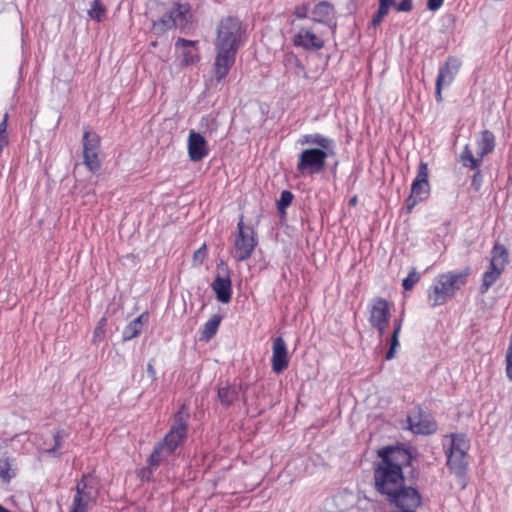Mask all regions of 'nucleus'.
Instances as JSON below:
<instances>
[{
	"label": "nucleus",
	"instance_id": "obj_1",
	"mask_svg": "<svg viewBox=\"0 0 512 512\" xmlns=\"http://www.w3.org/2000/svg\"><path fill=\"white\" fill-rule=\"evenodd\" d=\"M380 461L374 468L375 489L393 506L391 512H416L421 495L404 485L403 467L411 462L410 453L402 447L386 446L377 451Z\"/></svg>",
	"mask_w": 512,
	"mask_h": 512
},
{
	"label": "nucleus",
	"instance_id": "obj_2",
	"mask_svg": "<svg viewBox=\"0 0 512 512\" xmlns=\"http://www.w3.org/2000/svg\"><path fill=\"white\" fill-rule=\"evenodd\" d=\"M245 29L242 22L233 16L220 20L217 26L214 73L217 82L226 78L235 63L236 54L244 43Z\"/></svg>",
	"mask_w": 512,
	"mask_h": 512
},
{
	"label": "nucleus",
	"instance_id": "obj_3",
	"mask_svg": "<svg viewBox=\"0 0 512 512\" xmlns=\"http://www.w3.org/2000/svg\"><path fill=\"white\" fill-rule=\"evenodd\" d=\"M301 145H315L318 148L304 149L298 157L297 170L303 174L321 173L328 157L335 155V142L322 134H306L299 139Z\"/></svg>",
	"mask_w": 512,
	"mask_h": 512
},
{
	"label": "nucleus",
	"instance_id": "obj_4",
	"mask_svg": "<svg viewBox=\"0 0 512 512\" xmlns=\"http://www.w3.org/2000/svg\"><path fill=\"white\" fill-rule=\"evenodd\" d=\"M469 272L470 269L466 268L463 271H453L439 275L428 293L431 306L443 305L448 299L452 298L456 291L466 284Z\"/></svg>",
	"mask_w": 512,
	"mask_h": 512
},
{
	"label": "nucleus",
	"instance_id": "obj_5",
	"mask_svg": "<svg viewBox=\"0 0 512 512\" xmlns=\"http://www.w3.org/2000/svg\"><path fill=\"white\" fill-rule=\"evenodd\" d=\"M447 466L457 476L462 477L467 468L469 441L464 434H450L443 438Z\"/></svg>",
	"mask_w": 512,
	"mask_h": 512
},
{
	"label": "nucleus",
	"instance_id": "obj_6",
	"mask_svg": "<svg viewBox=\"0 0 512 512\" xmlns=\"http://www.w3.org/2000/svg\"><path fill=\"white\" fill-rule=\"evenodd\" d=\"M257 245L258 239L254 228L246 225L243 216H241L237 223V234L232 250L233 257L239 262L246 261L251 257Z\"/></svg>",
	"mask_w": 512,
	"mask_h": 512
},
{
	"label": "nucleus",
	"instance_id": "obj_7",
	"mask_svg": "<svg viewBox=\"0 0 512 512\" xmlns=\"http://www.w3.org/2000/svg\"><path fill=\"white\" fill-rule=\"evenodd\" d=\"M476 145V155L472 153L469 145L464 147L460 155L463 166L470 169H478L482 164L483 158L494 150L496 145L494 134L489 130H483L477 139Z\"/></svg>",
	"mask_w": 512,
	"mask_h": 512
},
{
	"label": "nucleus",
	"instance_id": "obj_8",
	"mask_svg": "<svg viewBox=\"0 0 512 512\" xmlns=\"http://www.w3.org/2000/svg\"><path fill=\"white\" fill-rule=\"evenodd\" d=\"M190 19V5L188 3H177L161 19L153 23V31L159 35L174 27L184 29Z\"/></svg>",
	"mask_w": 512,
	"mask_h": 512
},
{
	"label": "nucleus",
	"instance_id": "obj_9",
	"mask_svg": "<svg viewBox=\"0 0 512 512\" xmlns=\"http://www.w3.org/2000/svg\"><path fill=\"white\" fill-rule=\"evenodd\" d=\"M508 251L501 245L496 243L491 251V259L489 269L483 274L480 293H486L489 288L499 279L508 263Z\"/></svg>",
	"mask_w": 512,
	"mask_h": 512
},
{
	"label": "nucleus",
	"instance_id": "obj_10",
	"mask_svg": "<svg viewBox=\"0 0 512 512\" xmlns=\"http://www.w3.org/2000/svg\"><path fill=\"white\" fill-rule=\"evenodd\" d=\"M429 171L425 162H420L417 175L411 185V192L405 201L407 212H411L418 202L429 197L430 185L428 181Z\"/></svg>",
	"mask_w": 512,
	"mask_h": 512
},
{
	"label": "nucleus",
	"instance_id": "obj_11",
	"mask_svg": "<svg viewBox=\"0 0 512 512\" xmlns=\"http://www.w3.org/2000/svg\"><path fill=\"white\" fill-rule=\"evenodd\" d=\"M188 418V409L185 405H182L179 411L175 414L174 423L171 426L170 431L161 442L171 454L183 443L186 437Z\"/></svg>",
	"mask_w": 512,
	"mask_h": 512
},
{
	"label": "nucleus",
	"instance_id": "obj_12",
	"mask_svg": "<svg viewBox=\"0 0 512 512\" xmlns=\"http://www.w3.org/2000/svg\"><path fill=\"white\" fill-rule=\"evenodd\" d=\"M218 301L228 303L232 297V282L229 268L224 261L217 264V275L211 284Z\"/></svg>",
	"mask_w": 512,
	"mask_h": 512
},
{
	"label": "nucleus",
	"instance_id": "obj_13",
	"mask_svg": "<svg viewBox=\"0 0 512 512\" xmlns=\"http://www.w3.org/2000/svg\"><path fill=\"white\" fill-rule=\"evenodd\" d=\"M460 67H461V61L458 58L453 57V56H449L446 59L445 64L442 67H440L439 73H438V76L436 79V91H435L436 100L438 102L442 101V88L444 86H449L453 82Z\"/></svg>",
	"mask_w": 512,
	"mask_h": 512
},
{
	"label": "nucleus",
	"instance_id": "obj_14",
	"mask_svg": "<svg viewBox=\"0 0 512 512\" xmlns=\"http://www.w3.org/2000/svg\"><path fill=\"white\" fill-rule=\"evenodd\" d=\"M99 136L91 131L86 130L83 135V156L84 163L89 170H97L100 166L98 158L99 154Z\"/></svg>",
	"mask_w": 512,
	"mask_h": 512
},
{
	"label": "nucleus",
	"instance_id": "obj_15",
	"mask_svg": "<svg viewBox=\"0 0 512 512\" xmlns=\"http://www.w3.org/2000/svg\"><path fill=\"white\" fill-rule=\"evenodd\" d=\"M293 44L305 50H320L324 46V40L308 28H301L293 37Z\"/></svg>",
	"mask_w": 512,
	"mask_h": 512
},
{
	"label": "nucleus",
	"instance_id": "obj_16",
	"mask_svg": "<svg viewBox=\"0 0 512 512\" xmlns=\"http://www.w3.org/2000/svg\"><path fill=\"white\" fill-rule=\"evenodd\" d=\"M272 369L279 374L284 371L289 364L287 346L282 337H277L272 345Z\"/></svg>",
	"mask_w": 512,
	"mask_h": 512
},
{
	"label": "nucleus",
	"instance_id": "obj_17",
	"mask_svg": "<svg viewBox=\"0 0 512 512\" xmlns=\"http://www.w3.org/2000/svg\"><path fill=\"white\" fill-rule=\"evenodd\" d=\"M188 154L191 161L197 162L208 155L205 138L195 131H191L188 137Z\"/></svg>",
	"mask_w": 512,
	"mask_h": 512
},
{
	"label": "nucleus",
	"instance_id": "obj_18",
	"mask_svg": "<svg viewBox=\"0 0 512 512\" xmlns=\"http://www.w3.org/2000/svg\"><path fill=\"white\" fill-rule=\"evenodd\" d=\"M389 318V303L383 298L375 299L370 310V325H380L381 323H388Z\"/></svg>",
	"mask_w": 512,
	"mask_h": 512
},
{
	"label": "nucleus",
	"instance_id": "obj_19",
	"mask_svg": "<svg viewBox=\"0 0 512 512\" xmlns=\"http://www.w3.org/2000/svg\"><path fill=\"white\" fill-rule=\"evenodd\" d=\"M91 500L90 491H88V485L85 479L78 482L76 486V494L73 500V506L71 512H86L89 507Z\"/></svg>",
	"mask_w": 512,
	"mask_h": 512
},
{
	"label": "nucleus",
	"instance_id": "obj_20",
	"mask_svg": "<svg viewBox=\"0 0 512 512\" xmlns=\"http://www.w3.org/2000/svg\"><path fill=\"white\" fill-rule=\"evenodd\" d=\"M410 429L417 434H431L436 431V423L422 416L408 417Z\"/></svg>",
	"mask_w": 512,
	"mask_h": 512
},
{
	"label": "nucleus",
	"instance_id": "obj_21",
	"mask_svg": "<svg viewBox=\"0 0 512 512\" xmlns=\"http://www.w3.org/2000/svg\"><path fill=\"white\" fill-rule=\"evenodd\" d=\"M195 43L196 42H194V41L186 40V39H183V38H179L176 41V43H175L176 48H182L183 49V51H182V56H183L182 62L186 66L194 64V63H196L199 60L198 53L195 50L190 49L191 47H193L195 45Z\"/></svg>",
	"mask_w": 512,
	"mask_h": 512
},
{
	"label": "nucleus",
	"instance_id": "obj_22",
	"mask_svg": "<svg viewBox=\"0 0 512 512\" xmlns=\"http://www.w3.org/2000/svg\"><path fill=\"white\" fill-rule=\"evenodd\" d=\"M284 64L286 69L291 71L296 77L304 79L308 77L304 65L296 55L292 53L287 54L284 58Z\"/></svg>",
	"mask_w": 512,
	"mask_h": 512
},
{
	"label": "nucleus",
	"instance_id": "obj_23",
	"mask_svg": "<svg viewBox=\"0 0 512 512\" xmlns=\"http://www.w3.org/2000/svg\"><path fill=\"white\" fill-rule=\"evenodd\" d=\"M333 12V5L329 2L322 1L318 3L312 11L313 21L317 23H327V21L333 15Z\"/></svg>",
	"mask_w": 512,
	"mask_h": 512
},
{
	"label": "nucleus",
	"instance_id": "obj_24",
	"mask_svg": "<svg viewBox=\"0 0 512 512\" xmlns=\"http://www.w3.org/2000/svg\"><path fill=\"white\" fill-rule=\"evenodd\" d=\"M149 319V312L144 311L130 322V339L138 337L143 332L149 323Z\"/></svg>",
	"mask_w": 512,
	"mask_h": 512
},
{
	"label": "nucleus",
	"instance_id": "obj_25",
	"mask_svg": "<svg viewBox=\"0 0 512 512\" xmlns=\"http://www.w3.org/2000/svg\"><path fill=\"white\" fill-rule=\"evenodd\" d=\"M237 397L238 389L235 386L225 385L218 388V399L222 405H232Z\"/></svg>",
	"mask_w": 512,
	"mask_h": 512
},
{
	"label": "nucleus",
	"instance_id": "obj_26",
	"mask_svg": "<svg viewBox=\"0 0 512 512\" xmlns=\"http://www.w3.org/2000/svg\"><path fill=\"white\" fill-rule=\"evenodd\" d=\"M170 455L171 453L168 452L166 447L161 442L158 443L148 459L149 468H157L160 463Z\"/></svg>",
	"mask_w": 512,
	"mask_h": 512
},
{
	"label": "nucleus",
	"instance_id": "obj_27",
	"mask_svg": "<svg viewBox=\"0 0 512 512\" xmlns=\"http://www.w3.org/2000/svg\"><path fill=\"white\" fill-rule=\"evenodd\" d=\"M17 468L13 460L8 458L0 459V479L4 483H8L12 478L16 476Z\"/></svg>",
	"mask_w": 512,
	"mask_h": 512
},
{
	"label": "nucleus",
	"instance_id": "obj_28",
	"mask_svg": "<svg viewBox=\"0 0 512 512\" xmlns=\"http://www.w3.org/2000/svg\"><path fill=\"white\" fill-rule=\"evenodd\" d=\"M402 328V318L394 320V330L390 340V347L386 353V359L391 360L394 358L396 349L399 347V334Z\"/></svg>",
	"mask_w": 512,
	"mask_h": 512
},
{
	"label": "nucleus",
	"instance_id": "obj_29",
	"mask_svg": "<svg viewBox=\"0 0 512 512\" xmlns=\"http://www.w3.org/2000/svg\"><path fill=\"white\" fill-rule=\"evenodd\" d=\"M67 437V434L64 431H58L55 434L50 436V439L54 441V445L50 446L46 442L40 447L43 453H46L50 456H55L57 449L60 448L61 443Z\"/></svg>",
	"mask_w": 512,
	"mask_h": 512
},
{
	"label": "nucleus",
	"instance_id": "obj_30",
	"mask_svg": "<svg viewBox=\"0 0 512 512\" xmlns=\"http://www.w3.org/2000/svg\"><path fill=\"white\" fill-rule=\"evenodd\" d=\"M221 322L220 315H213L204 325L201 339L210 340L217 332Z\"/></svg>",
	"mask_w": 512,
	"mask_h": 512
},
{
	"label": "nucleus",
	"instance_id": "obj_31",
	"mask_svg": "<svg viewBox=\"0 0 512 512\" xmlns=\"http://www.w3.org/2000/svg\"><path fill=\"white\" fill-rule=\"evenodd\" d=\"M105 14V7L101 4V2L99 0H93L91 2L90 8L88 9L89 17L100 22L104 19Z\"/></svg>",
	"mask_w": 512,
	"mask_h": 512
},
{
	"label": "nucleus",
	"instance_id": "obj_32",
	"mask_svg": "<svg viewBox=\"0 0 512 512\" xmlns=\"http://www.w3.org/2000/svg\"><path fill=\"white\" fill-rule=\"evenodd\" d=\"M294 196L288 190H283L281 192L280 198L277 201V209L281 217L286 215V208L291 205Z\"/></svg>",
	"mask_w": 512,
	"mask_h": 512
},
{
	"label": "nucleus",
	"instance_id": "obj_33",
	"mask_svg": "<svg viewBox=\"0 0 512 512\" xmlns=\"http://www.w3.org/2000/svg\"><path fill=\"white\" fill-rule=\"evenodd\" d=\"M420 280V274L412 269L406 278L403 279L402 286L404 290L410 291L413 289L414 285Z\"/></svg>",
	"mask_w": 512,
	"mask_h": 512
},
{
	"label": "nucleus",
	"instance_id": "obj_34",
	"mask_svg": "<svg viewBox=\"0 0 512 512\" xmlns=\"http://www.w3.org/2000/svg\"><path fill=\"white\" fill-rule=\"evenodd\" d=\"M206 256H207V248H206V245L203 244L199 249H197L194 252V255H193L194 266H200L204 262Z\"/></svg>",
	"mask_w": 512,
	"mask_h": 512
},
{
	"label": "nucleus",
	"instance_id": "obj_35",
	"mask_svg": "<svg viewBox=\"0 0 512 512\" xmlns=\"http://www.w3.org/2000/svg\"><path fill=\"white\" fill-rule=\"evenodd\" d=\"M395 5L394 0H379V7L377 12L386 16L392 6Z\"/></svg>",
	"mask_w": 512,
	"mask_h": 512
},
{
	"label": "nucleus",
	"instance_id": "obj_36",
	"mask_svg": "<svg viewBox=\"0 0 512 512\" xmlns=\"http://www.w3.org/2000/svg\"><path fill=\"white\" fill-rule=\"evenodd\" d=\"M394 7L398 12H410L413 9V0H401Z\"/></svg>",
	"mask_w": 512,
	"mask_h": 512
},
{
	"label": "nucleus",
	"instance_id": "obj_37",
	"mask_svg": "<svg viewBox=\"0 0 512 512\" xmlns=\"http://www.w3.org/2000/svg\"><path fill=\"white\" fill-rule=\"evenodd\" d=\"M104 321L105 320L102 318L98 323L97 327L95 328L93 337L94 341L100 340L104 336Z\"/></svg>",
	"mask_w": 512,
	"mask_h": 512
},
{
	"label": "nucleus",
	"instance_id": "obj_38",
	"mask_svg": "<svg viewBox=\"0 0 512 512\" xmlns=\"http://www.w3.org/2000/svg\"><path fill=\"white\" fill-rule=\"evenodd\" d=\"M308 11H309L308 5H301V6H297L295 8L294 14L297 18L304 19L307 17Z\"/></svg>",
	"mask_w": 512,
	"mask_h": 512
},
{
	"label": "nucleus",
	"instance_id": "obj_39",
	"mask_svg": "<svg viewBox=\"0 0 512 512\" xmlns=\"http://www.w3.org/2000/svg\"><path fill=\"white\" fill-rule=\"evenodd\" d=\"M443 1L444 0H428L427 1V8L430 11H436V10H438L442 6Z\"/></svg>",
	"mask_w": 512,
	"mask_h": 512
},
{
	"label": "nucleus",
	"instance_id": "obj_40",
	"mask_svg": "<svg viewBox=\"0 0 512 512\" xmlns=\"http://www.w3.org/2000/svg\"><path fill=\"white\" fill-rule=\"evenodd\" d=\"M384 17H385L384 15L376 12V14L372 18L371 27L374 29L376 27H378L381 24V22L383 21Z\"/></svg>",
	"mask_w": 512,
	"mask_h": 512
},
{
	"label": "nucleus",
	"instance_id": "obj_41",
	"mask_svg": "<svg viewBox=\"0 0 512 512\" xmlns=\"http://www.w3.org/2000/svg\"><path fill=\"white\" fill-rule=\"evenodd\" d=\"M481 177V172L478 168L472 177V186H474L476 190H478L480 187Z\"/></svg>",
	"mask_w": 512,
	"mask_h": 512
},
{
	"label": "nucleus",
	"instance_id": "obj_42",
	"mask_svg": "<svg viewBox=\"0 0 512 512\" xmlns=\"http://www.w3.org/2000/svg\"><path fill=\"white\" fill-rule=\"evenodd\" d=\"M388 323H381L380 325H371L373 328L377 329L379 337H382L386 331Z\"/></svg>",
	"mask_w": 512,
	"mask_h": 512
},
{
	"label": "nucleus",
	"instance_id": "obj_43",
	"mask_svg": "<svg viewBox=\"0 0 512 512\" xmlns=\"http://www.w3.org/2000/svg\"><path fill=\"white\" fill-rule=\"evenodd\" d=\"M147 372L150 377V380L154 381L156 379V371L151 363H148L147 365Z\"/></svg>",
	"mask_w": 512,
	"mask_h": 512
},
{
	"label": "nucleus",
	"instance_id": "obj_44",
	"mask_svg": "<svg viewBox=\"0 0 512 512\" xmlns=\"http://www.w3.org/2000/svg\"><path fill=\"white\" fill-rule=\"evenodd\" d=\"M506 361V374L507 377L512 381V360L505 359Z\"/></svg>",
	"mask_w": 512,
	"mask_h": 512
},
{
	"label": "nucleus",
	"instance_id": "obj_45",
	"mask_svg": "<svg viewBox=\"0 0 512 512\" xmlns=\"http://www.w3.org/2000/svg\"><path fill=\"white\" fill-rule=\"evenodd\" d=\"M7 118H8V115L5 114L3 121L0 123V134L1 135H3V133L5 132V130L7 128Z\"/></svg>",
	"mask_w": 512,
	"mask_h": 512
},
{
	"label": "nucleus",
	"instance_id": "obj_46",
	"mask_svg": "<svg viewBox=\"0 0 512 512\" xmlns=\"http://www.w3.org/2000/svg\"><path fill=\"white\" fill-rule=\"evenodd\" d=\"M506 359L512 360V334H511L510 343H509V346H508V349L506 352Z\"/></svg>",
	"mask_w": 512,
	"mask_h": 512
},
{
	"label": "nucleus",
	"instance_id": "obj_47",
	"mask_svg": "<svg viewBox=\"0 0 512 512\" xmlns=\"http://www.w3.org/2000/svg\"><path fill=\"white\" fill-rule=\"evenodd\" d=\"M0 512H11V511L4 508L2 505H0Z\"/></svg>",
	"mask_w": 512,
	"mask_h": 512
},
{
	"label": "nucleus",
	"instance_id": "obj_48",
	"mask_svg": "<svg viewBox=\"0 0 512 512\" xmlns=\"http://www.w3.org/2000/svg\"><path fill=\"white\" fill-rule=\"evenodd\" d=\"M356 203V197H353L351 200H350V204L351 205H354Z\"/></svg>",
	"mask_w": 512,
	"mask_h": 512
}]
</instances>
